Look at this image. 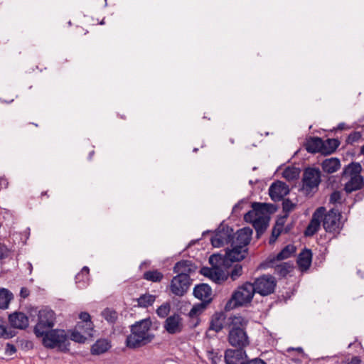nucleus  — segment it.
Returning <instances> with one entry per match:
<instances>
[{
    "label": "nucleus",
    "mask_w": 364,
    "mask_h": 364,
    "mask_svg": "<svg viewBox=\"0 0 364 364\" xmlns=\"http://www.w3.org/2000/svg\"><path fill=\"white\" fill-rule=\"evenodd\" d=\"M152 323L149 318L142 319L130 326V334L127 336L126 346L129 348H138L151 343L154 335L151 331Z\"/></svg>",
    "instance_id": "obj_1"
},
{
    "label": "nucleus",
    "mask_w": 364,
    "mask_h": 364,
    "mask_svg": "<svg viewBox=\"0 0 364 364\" xmlns=\"http://www.w3.org/2000/svg\"><path fill=\"white\" fill-rule=\"evenodd\" d=\"M247 321L241 316H232L228 318L225 328L228 329V341L232 346L243 348L250 344L245 331Z\"/></svg>",
    "instance_id": "obj_2"
},
{
    "label": "nucleus",
    "mask_w": 364,
    "mask_h": 364,
    "mask_svg": "<svg viewBox=\"0 0 364 364\" xmlns=\"http://www.w3.org/2000/svg\"><path fill=\"white\" fill-rule=\"evenodd\" d=\"M209 262L212 267H204L201 269V273L208 277L216 284H222L228 279V273L225 272L221 268V266L226 265L223 256L219 254L212 255L209 257Z\"/></svg>",
    "instance_id": "obj_3"
},
{
    "label": "nucleus",
    "mask_w": 364,
    "mask_h": 364,
    "mask_svg": "<svg viewBox=\"0 0 364 364\" xmlns=\"http://www.w3.org/2000/svg\"><path fill=\"white\" fill-rule=\"evenodd\" d=\"M9 321L11 327H8L3 321H0V337L5 339L13 338L16 331L12 329H25L28 326V318L23 312H14L9 316Z\"/></svg>",
    "instance_id": "obj_4"
},
{
    "label": "nucleus",
    "mask_w": 364,
    "mask_h": 364,
    "mask_svg": "<svg viewBox=\"0 0 364 364\" xmlns=\"http://www.w3.org/2000/svg\"><path fill=\"white\" fill-rule=\"evenodd\" d=\"M41 338H42V344L47 348L53 349L58 348L62 352L69 350L68 336L64 330L52 329L43 334Z\"/></svg>",
    "instance_id": "obj_5"
},
{
    "label": "nucleus",
    "mask_w": 364,
    "mask_h": 364,
    "mask_svg": "<svg viewBox=\"0 0 364 364\" xmlns=\"http://www.w3.org/2000/svg\"><path fill=\"white\" fill-rule=\"evenodd\" d=\"M254 289V287L250 282H246L238 287L237 289L233 292L230 299L225 304V310L229 311L237 306H243L250 303L255 294Z\"/></svg>",
    "instance_id": "obj_6"
},
{
    "label": "nucleus",
    "mask_w": 364,
    "mask_h": 364,
    "mask_svg": "<svg viewBox=\"0 0 364 364\" xmlns=\"http://www.w3.org/2000/svg\"><path fill=\"white\" fill-rule=\"evenodd\" d=\"M55 314L51 309H44L39 311L38 321L33 331L36 337H41L46 332L52 330L55 323Z\"/></svg>",
    "instance_id": "obj_7"
},
{
    "label": "nucleus",
    "mask_w": 364,
    "mask_h": 364,
    "mask_svg": "<svg viewBox=\"0 0 364 364\" xmlns=\"http://www.w3.org/2000/svg\"><path fill=\"white\" fill-rule=\"evenodd\" d=\"M321 173L318 168H306L303 173L302 190L309 195L318 190L321 181Z\"/></svg>",
    "instance_id": "obj_8"
},
{
    "label": "nucleus",
    "mask_w": 364,
    "mask_h": 364,
    "mask_svg": "<svg viewBox=\"0 0 364 364\" xmlns=\"http://www.w3.org/2000/svg\"><path fill=\"white\" fill-rule=\"evenodd\" d=\"M341 214L338 210L332 208L323 217V226L327 232L337 235L342 229Z\"/></svg>",
    "instance_id": "obj_9"
},
{
    "label": "nucleus",
    "mask_w": 364,
    "mask_h": 364,
    "mask_svg": "<svg viewBox=\"0 0 364 364\" xmlns=\"http://www.w3.org/2000/svg\"><path fill=\"white\" fill-rule=\"evenodd\" d=\"M277 284L275 278L272 275L264 274L257 278L252 285L254 287L255 293L262 296H267L274 292Z\"/></svg>",
    "instance_id": "obj_10"
},
{
    "label": "nucleus",
    "mask_w": 364,
    "mask_h": 364,
    "mask_svg": "<svg viewBox=\"0 0 364 364\" xmlns=\"http://www.w3.org/2000/svg\"><path fill=\"white\" fill-rule=\"evenodd\" d=\"M233 229L221 224L215 235L211 237V244L215 247H221L226 244H232Z\"/></svg>",
    "instance_id": "obj_11"
},
{
    "label": "nucleus",
    "mask_w": 364,
    "mask_h": 364,
    "mask_svg": "<svg viewBox=\"0 0 364 364\" xmlns=\"http://www.w3.org/2000/svg\"><path fill=\"white\" fill-rule=\"evenodd\" d=\"M191 284L190 276L176 275L171 279L169 289L173 294L182 296L187 292Z\"/></svg>",
    "instance_id": "obj_12"
},
{
    "label": "nucleus",
    "mask_w": 364,
    "mask_h": 364,
    "mask_svg": "<svg viewBox=\"0 0 364 364\" xmlns=\"http://www.w3.org/2000/svg\"><path fill=\"white\" fill-rule=\"evenodd\" d=\"M252 210L245 214V218L251 217H269L271 213L276 211L277 208L274 205L266 203L254 202L252 203Z\"/></svg>",
    "instance_id": "obj_13"
},
{
    "label": "nucleus",
    "mask_w": 364,
    "mask_h": 364,
    "mask_svg": "<svg viewBox=\"0 0 364 364\" xmlns=\"http://www.w3.org/2000/svg\"><path fill=\"white\" fill-rule=\"evenodd\" d=\"M252 235V230L250 228H244L238 230L235 234L232 232V240L231 245L246 248L250 243Z\"/></svg>",
    "instance_id": "obj_14"
},
{
    "label": "nucleus",
    "mask_w": 364,
    "mask_h": 364,
    "mask_svg": "<svg viewBox=\"0 0 364 364\" xmlns=\"http://www.w3.org/2000/svg\"><path fill=\"white\" fill-rule=\"evenodd\" d=\"M324 213H326V208L319 207L313 213L312 218L304 232L306 236H312L318 230Z\"/></svg>",
    "instance_id": "obj_15"
},
{
    "label": "nucleus",
    "mask_w": 364,
    "mask_h": 364,
    "mask_svg": "<svg viewBox=\"0 0 364 364\" xmlns=\"http://www.w3.org/2000/svg\"><path fill=\"white\" fill-rule=\"evenodd\" d=\"M225 361L226 364H246L247 355L242 348L228 349L225 353Z\"/></svg>",
    "instance_id": "obj_16"
},
{
    "label": "nucleus",
    "mask_w": 364,
    "mask_h": 364,
    "mask_svg": "<svg viewBox=\"0 0 364 364\" xmlns=\"http://www.w3.org/2000/svg\"><path fill=\"white\" fill-rule=\"evenodd\" d=\"M289 192L288 186L282 181L273 183L269 188V194L274 201L281 200Z\"/></svg>",
    "instance_id": "obj_17"
},
{
    "label": "nucleus",
    "mask_w": 364,
    "mask_h": 364,
    "mask_svg": "<svg viewBox=\"0 0 364 364\" xmlns=\"http://www.w3.org/2000/svg\"><path fill=\"white\" fill-rule=\"evenodd\" d=\"M164 328L170 334L180 333L183 330L182 318L178 314L168 316L164 323Z\"/></svg>",
    "instance_id": "obj_18"
},
{
    "label": "nucleus",
    "mask_w": 364,
    "mask_h": 364,
    "mask_svg": "<svg viewBox=\"0 0 364 364\" xmlns=\"http://www.w3.org/2000/svg\"><path fill=\"white\" fill-rule=\"evenodd\" d=\"M296 251V248L294 245H289L283 248L277 255L269 256L266 262L268 267H273L275 262H281L290 257Z\"/></svg>",
    "instance_id": "obj_19"
},
{
    "label": "nucleus",
    "mask_w": 364,
    "mask_h": 364,
    "mask_svg": "<svg viewBox=\"0 0 364 364\" xmlns=\"http://www.w3.org/2000/svg\"><path fill=\"white\" fill-rule=\"evenodd\" d=\"M232 249L228 250L225 255L223 257L225 263L228 264V262H237L242 260L246 255L247 248H242L236 247V245H231Z\"/></svg>",
    "instance_id": "obj_20"
},
{
    "label": "nucleus",
    "mask_w": 364,
    "mask_h": 364,
    "mask_svg": "<svg viewBox=\"0 0 364 364\" xmlns=\"http://www.w3.org/2000/svg\"><path fill=\"white\" fill-rule=\"evenodd\" d=\"M193 295L205 303L212 301V289L207 284L196 285L193 289Z\"/></svg>",
    "instance_id": "obj_21"
},
{
    "label": "nucleus",
    "mask_w": 364,
    "mask_h": 364,
    "mask_svg": "<svg viewBox=\"0 0 364 364\" xmlns=\"http://www.w3.org/2000/svg\"><path fill=\"white\" fill-rule=\"evenodd\" d=\"M244 218L245 221L251 223L256 230L257 237H259L260 235H262L265 230L267 229L269 221V217H251L250 218H245V215L244 216Z\"/></svg>",
    "instance_id": "obj_22"
},
{
    "label": "nucleus",
    "mask_w": 364,
    "mask_h": 364,
    "mask_svg": "<svg viewBox=\"0 0 364 364\" xmlns=\"http://www.w3.org/2000/svg\"><path fill=\"white\" fill-rule=\"evenodd\" d=\"M195 269L196 267L188 260L179 261L173 267V272L177 275L189 276V274L195 272Z\"/></svg>",
    "instance_id": "obj_23"
},
{
    "label": "nucleus",
    "mask_w": 364,
    "mask_h": 364,
    "mask_svg": "<svg viewBox=\"0 0 364 364\" xmlns=\"http://www.w3.org/2000/svg\"><path fill=\"white\" fill-rule=\"evenodd\" d=\"M349 180L345 184L344 190L347 193L358 191L364 185V179L362 176L349 177Z\"/></svg>",
    "instance_id": "obj_24"
},
{
    "label": "nucleus",
    "mask_w": 364,
    "mask_h": 364,
    "mask_svg": "<svg viewBox=\"0 0 364 364\" xmlns=\"http://www.w3.org/2000/svg\"><path fill=\"white\" fill-rule=\"evenodd\" d=\"M323 146V140L319 137H311L305 144L306 149L309 153L320 152L322 154Z\"/></svg>",
    "instance_id": "obj_25"
},
{
    "label": "nucleus",
    "mask_w": 364,
    "mask_h": 364,
    "mask_svg": "<svg viewBox=\"0 0 364 364\" xmlns=\"http://www.w3.org/2000/svg\"><path fill=\"white\" fill-rule=\"evenodd\" d=\"M111 348L110 342L105 338L98 339L91 348L92 355H101L106 353Z\"/></svg>",
    "instance_id": "obj_26"
},
{
    "label": "nucleus",
    "mask_w": 364,
    "mask_h": 364,
    "mask_svg": "<svg viewBox=\"0 0 364 364\" xmlns=\"http://www.w3.org/2000/svg\"><path fill=\"white\" fill-rule=\"evenodd\" d=\"M321 167L324 172L333 173L341 168V162L338 158L326 159L321 163Z\"/></svg>",
    "instance_id": "obj_27"
},
{
    "label": "nucleus",
    "mask_w": 364,
    "mask_h": 364,
    "mask_svg": "<svg viewBox=\"0 0 364 364\" xmlns=\"http://www.w3.org/2000/svg\"><path fill=\"white\" fill-rule=\"evenodd\" d=\"M225 316L223 313H215L211 318L210 322L209 330L214 331L218 333L224 327H225V324L224 325Z\"/></svg>",
    "instance_id": "obj_28"
},
{
    "label": "nucleus",
    "mask_w": 364,
    "mask_h": 364,
    "mask_svg": "<svg viewBox=\"0 0 364 364\" xmlns=\"http://www.w3.org/2000/svg\"><path fill=\"white\" fill-rule=\"evenodd\" d=\"M312 253L310 250L302 251L298 257L297 263L302 270H306L311 264Z\"/></svg>",
    "instance_id": "obj_29"
},
{
    "label": "nucleus",
    "mask_w": 364,
    "mask_h": 364,
    "mask_svg": "<svg viewBox=\"0 0 364 364\" xmlns=\"http://www.w3.org/2000/svg\"><path fill=\"white\" fill-rule=\"evenodd\" d=\"M89 268L85 266L82 267L80 272L75 276V281L78 288L83 289L87 285L89 282Z\"/></svg>",
    "instance_id": "obj_30"
},
{
    "label": "nucleus",
    "mask_w": 364,
    "mask_h": 364,
    "mask_svg": "<svg viewBox=\"0 0 364 364\" xmlns=\"http://www.w3.org/2000/svg\"><path fill=\"white\" fill-rule=\"evenodd\" d=\"M14 299V294L7 289L0 288V309H7Z\"/></svg>",
    "instance_id": "obj_31"
},
{
    "label": "nucleus",
    "mask_w": 364,
    "mask_h": 364,
    "mask_svg": "<svg viewBox=\"0 0 364 364\" xmlns=\"http://www.w3.org/2000/svg\"><path fill=\"white\" fill-rule=\"evenodd\" d=\"M362 171L361 165L357 162H352L348 164L343 171V177H352L356 176H361L360 172Z\"/></svg>",
    "instance_id": "obj_32"
},
{
    "label": "nucleus",
    "mask_w": 364,
    "mask_h": 364,
    "mask_svg": "<svg viewBox=\"0 0 364 364\" xmlns=\"http://www.w3.org/2000/svg\"><path fill=\"white\" fill-rule=\"evenodd\" d=\"M340 145V141L336 139H328L323 141V146L322 147V154H331Z\"/></svg>",
    "instance_id": "obj_33"
},
{
    "label": "nucleus",
    "mask_w": 364,
    "mask_h": 364,
    "mask_svg": "<svg viewBox=\"0 0 364 364\" xmlns=\"http://www.w3.org/2000/svg\"><path fill=\"white\" fill-rule=\"evenodd\" d=\"M275 262L273 267L275 268V272L280 277H285L293 268L290 262H282L280 264Z\"/></svg>",
    "instance_id": "obj_34"
},
{
    "label": "nucleus",
    "mask_w": 364,
    "mask_h": 364,
    "mask_svg": "<svg viewBox=\"0 0 364 364\" xmlns=\"http://www.w3.org/2000/svg\"><path fill=\"white\" fill-rule=\"evenodd\" d=\"M143 278L149 282H160L164 278V274L157 269L149 270L144 273Z\"/></svg>",
    "instance_id": "obj_35"
},
{
    "label": "nucleus",
    "mask_w": 364,
    "mask_h": 364,
    "mask_svg": "<svg viewBox=\"0 0 364 364\" xmlns=\"http://www.w3.org/2000/svg\"><path fill=\"white\" fill-rule=\"evenodd\" d=\"M155 300V295L145 294L140 296L136 301L139 306L147 308L151 306L154 303Z\"/></svg>",
    "instance_id": "obj_36"
},
{
    "label": "nucleus",
    "mask_w": 364,
    "mask_h": 364,
    "mask_svg": "<svg viewBox=\"0 0 364 364\" xmlns=\"http://www.w3.org/2000/svg\"><path fill=\"white\" fill-rule=\"evenodd\" d=\"M284 224V218H280L277 221L275 226L272 229V235L269 238V243H274L280 235L283 230Z\"/></svg>",
    "instance_id": "obj_37"
},
{
    "label": "nucleus",
    "mask_w": 364,
    "mask_h": 364,
    "mask_svg": "<svg viewBox=\"0 0 364 364\" xmlns=\"http://www.w3.org/2000/svg\"><path fill=\"white\" fill-rule=\"evenodd\" d=\"M102 316L109 323H114L118 318V314L115 310L110 308L105 309L102 313Z\"/></svg>",
    "instance_id": "obj_38"
},
{
    "label": "nucleus",
    "mask_w": 364,
    "mask_h": 364,
    "mask_svg": "<svg viewBox=\"0 0 364 364\" xmlns=\"http://www.w3.org/2000/svg\"><path fill=\"white\" fill-rule=\"evenodd\" d=\"M283 176L288 181H293L299 177V168L295 167H287L282 173Z\"/></svg>",
    "instance_id": "obj_39"
},
{
    "label": "nucleus",
    "mask_w": 364,
    "mask_h": 364,
    "mask_svg": "<svg viewBox=\"0 0 364 364\" xmlns=\"http://www.w3.org/2000/svg\"><path fill=\"white\" fill-rule=\"evenodd\" d=\"M79 317L82 320V321H80L77 323V328H80L81 323H82V324H85V325L87 326V329H88L87 332H89L93 329V323L91 321L90 316L88 313L82 312V313H80Z\"/></svg>",
    "instance_id": "obj_40"
},
{
    "label": "nucleus",
    "mask_w": 364,
    "mask_h": 364,
    "mask_svg": "<svg viewBox=\"0 0 364 364\" xmlns=\"http://www.w3.org/2000/svg\"><path fill=\"white\" fill-rule=\"evenodd\" d=\"M296 207V204L292 203L289 199H285L282 203L283 211L285 213L284 216L282 218L284 220L288 217L289 213L291 212Z\"/></svg>",
    "instance_id": "obj_41"
},
{
    "label": "nucleus",
    "mask_w": 364,
    "mask_h": 364,
    "mask_svg": "<svg viewBox=\"0 0 364 364\" xmlns=\"http://www.w3.org/2000/svg\"><path fill=\"white\" fill-rule=\"evenodd\" d=\"M171 310V305L169 303L166 302L161 305L157 309H156V314L157 315L161 318H166Z\"/></svg>",
    "instance_id": "obj_42"
},
{
    "label": "nucleus",
    "mask_w": 364,
    "mask_h": 364,
    "mask_svg": "<svg viewBox=\"0 0 364 364\" xmlns=\"http://www.w3.org/2000/svg\"><path fill=\"white\" fill-rule=\"evenodd\" d=\"M207 355L212 364H218L221 360V355L213 349L208 350Z\"/></svg>",
    "instance_id": "obj_43"
},
{
    "label": "nucleus",
    "mask_w": 364,
    "mask_h": 364,
    "mask_svg": "<svg viewBox=\"0 0 364 364\" xmlns=\"http://www.w3.org/2000/svg\"><path fill=\"white\" fill-rule=\"evenodd\" d=\"M242 274V267L241 264H236L228 276L230 275L232 280H236Z\"/></svg>",
    "instance_id": "obj_44"
},
{
    "label": "nucleus",
    "mask_w": 364,
    "mask_h": 364,
    "mask_svg": "<svg viewBox=\"0 0 364 364\" xmlns=\"http://www.w3.org/2000/svg\"><path fill=\"white\" fill-rule=\"evenodd\" d=\"M70 339L79 343H83L86 341V337L77 331H73L70 334Z\"/></svg>",
    "instance_id": "obj_45"
},
{
    "label": "nucleus",
    "mask_w": 364,
    "mask_h": 364,
    "mask_svg": "<svg viewBox=\"0 0 364 364\" xmlns=\"http://www.w3.org/2000/svg\"><path fill=\"white\" fill-rule=\"evenodd\" d=\"M362 137V134L360 132H353L350 134L346 139L347 144H353L358 141Z\"/></svg>",
    "instance_id": "obj_46"
},
{
    "label": "nucleus",
    "mask_w": 364,
    "mask_h": 364,
    "mask_svg": "<svg viewBox=\"0 0 364 364\" xmlns=\"http://www.w3.org/2000/svg\"><path fill=\"white\" fill-rule=\"evenodd\" d=\"M341 193L339 191H334L330 196V202L332 203H341Z\"/></svg>",
    "instance_id": "obj_47"
},
{
    "label": "nucleus",
    "mask_w": 364,
    "mask_h": 364,
    "mask_svg": "<svg viewBox=\"0 0 364 364\" xmlns=\"http://www.w3.org/2000/svg\"><path fill=\"white\" fill-rule=\"evenodd\" d=\"M8 250L4 245L0 243V259L7 257Z\"/></svg>",
    "instance_id": "obj_48"
},
{
    "label": "nucleus",
    "mask_w": 364,
    "mask_h": 364,
    "mask_svg": "<svg viewBox=\"0 0 364 364\" xmlns=\"http://www.w3.org/2000/svg\"><path fill=\"white\" fill-rule=\"evenodd\" d=\"M201 309H202V308L200 306H193V308L191 309V311L189 312V316L191 317H193V316H196L198 314V313L201 311Z\"/></svg>",
    "instance_id": "obj_49"
},
{
    "label": "nucleus",
    "mask_w": 364,
    "mask_h": 364,
    "mask_svg": "<svg viewBox=\"0 0 364 364\" xmlns=\"http://www.w3.org/2000/svg\"><path fill=\"white\" fill-rule=\"evenodd\" d=\"M16 347L13 344L7 343L6 346V352L9 355H12L16 353Z\"/></svg>",
    "instance_id": "obj_50"
},
{
    "label": "nucleus",
    "mask_w": 364,
    "mask_h": 364,
    "mask_svg": "<svg viewBox=\"0 0 364 364\" xmlns=\"http://www.w3.org/2000/svg\"><path fill=\"white\" fill-rule=\"evenodd\" d=\"M30 294L29 290L26 287L21 289L20 295L22 298H26Z\"/></svg>",
    "instance_id": "obj_51"
},
{
    "label": "nucleus",
    "mask_w": 364,
    "mask_h": 364,
    "mask_svg": "<svg viewBox=\"0 0 364 364\" xmlns=\"http://www.w3.org/2000/svg\"><path fill=\"white\" fill-rule=\"evenodd\" d=\"M79 328L80 329H82L85 334H86V335H87L89 336H92V332L93 331V329L91 330L90 331L87 332L88 331L87 326L81 323V327Z\"/></svg>",
    "instance_id": "obj_52"
},
{
    "label": "nucleus",
    "mask_w": 364,
    "mask_h": 364,
    "mask_svg": "<svg viewBox=\"0 0 364 364\" xmlns=\"http://www.w3.org/2000/svg\"><path fill=\"white\" fill-rule=\"evenodd\" d=\"M246 364H266V363L261 359L255 358L250 361H247Z\"/></svg>",
    "instance_id": "obj_53"
},
{
    "label": "nucleus",
    "mask_w": 364,
    "mask_h": 364,
    "mask_svg": "<svg viewBox=\"0 0 364 364\" xmlns=\"http://www.w3.org/2000/svg\"><path fill=\"white\" fill-rule=\"evenodd\" d=\"M350 363L351 364H360V360L358 357H353Z\"/></svg>",
    "instance_id": "obj_54"
},
{
    "label": "nucleus",
    "mask_w": 364,
    "mask_h": 364,
    "mask_svg": "<svg viewBox=\"0 0 364 364\" xmlns=\"http://www.w3.org/2000/svg\"><path fill=\"white\" fill-rule=\"evenodd\" d=\"M345 126H346V124L344 123H340L338 125V129L342 130V129H343L345 128Z\"/></svg>",
    "instance_id": "obj_55"
},
{
    "label": "nucleus",
    "mask_w": 364,
    "mask_h": 364,
    "mask_svg": "<svg viewBox=\"0 0 364 364\" xmlns=\"http://www.w3.org/2000/svg\"><path fill=\"white\" fill-rule=\"evenodd\" d=\"M360 153L364 155V145L361 147Z\"/></svg>",
    "instance_id": "obj_56"
},
{
    "label": "nucleus",
    "mask_w": 364,
    "mask_h": 364,
    "mask_svg": "<svg viewBox=\"0 0 364 364\" xmlns=\"http://www.w3.org/2000/svg\"><path fill=\"white\" fill-rule=\"evenodd\" d=\"M295 350H297L298 352H301L302 351V348H297Z\"/></svg>",
    "instance_id": "obj_57"
},
{
    "label": "nucleus",
    "mask_w": 364,
    "mask_h": 364,
    "mask_svg": "<svg viewBox=\"0 0 364 364\" xmlns=\"http://www.w3.org/2000/svg\"><path fill=\"white\" fill-rule=\"evenodd\" d=\"M100 24H101V25H103V24H105V21H104V19H103V20H102V21L100 22Z\"/></svg>",
    "instance_id": "obj_58"
},
{
    "label": "nucleus",
    "mask_w": 364,
    "mask_h": 364,
    "mask_svg": "<svg viewBox=\"0 0 364 364\" xmlns=\"http://www.w3.org/2000/svg\"><path fill=\"white\" fill-rule=\"evenodd\" d=\"M197 151H198V149H197V148L193 149V151H194V152H196Z\"/></svg>",
    "instance_id": "obj_59"
},
{
    "label": "nucleus",
    "mask_w": 364,
    "mask_h": 364,
    "mask_svg": "<svg viewBox=\"0 0 364 364\" xmlns=\"http://www.w3.org/2000/svg\"><path fill=\"white\" fill-rule=\"evenodd\" d=\"M29 266H30V268H31V269H32V265H31V264H29Z\"/></svg>",
    "instance_id": "obj_60"
},
{
    "label": "nucleus",
    "mask_w": 364,
    "mask_h": 364,
    "mask_svg": "<svg viewBox=\"0 0 364 364\" xmlns=\"http://www.w3.org/2000/svg\"><path fill=\"white\" fill-rule=\"evenodd\" d=\"M291 350H294V348H288V351H289Z\"/></svg>",
    "instance_id": "obj_61"
}]
</instances>
